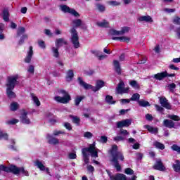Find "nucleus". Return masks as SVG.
<instances>
[{
	"label": "nucleus",
	"mask_w": 180,
	"mask_h": 180,
	"mask_svg": "<svg viewBox=\"0 0 180 180\" xmlns=\"http://www.w3.org/2000/svg\"><path fill=\"white\" fill-rule=\"evenodd\" d=\"M99 149L96 148V143L94 142L92 144H89L88 148H84L82 150L83 160L85 164H88L89 162V158H88V153H89L91 158H98L99 155H98V152Z\"/></svg>",
	"instance_id": "f257e3e1"
},
{
	"label": "nucleus",
	"mask_w": 180,
	"mask_h": 180,
	"mask_svg": "<svg viewBox=\"0 0 180 180\" xmlns=\"http://www.w3.org/2000/svg\"><path fill=\"white\" fill-rule=\"evenodd\" d=\"M110 153L112 154V157L110 160L111 162H112V165L115 167L117 171H122V167L119 164V161L117 160H120V161H124V156H123V154L122 153L117 152V146H112Z\"/></svg>",
	"instance_id": "f03ea898"
},
{
	"label": "nucleus",
	"mask_w": 180,
	"mask_h": 180,
	"mask_svg": "<svg viewBox=\"0 0 180 180\" xmlns=\"http://www.w3.org/2000/svg\"><path fill=\"white\" fill-rule=\"evenodd\" d=\"M19 79V75H15L13 76H10L7 79L6 83V94L8 98H16V94L12 91L13 89H15L16 84H18V80Z\"/></svg>",
	"instance_id": "7ed1b4c3"
},
{
	"label": "nucleus",
	"mask_w": 180,
	"mask_h": 180,
	"mask_svg": "<svg viewBox=\"0 0 180 180\" xmlns=\"http://www.w3.org/2000/svg\"><path fill=\"white\" fill-rule=\"evenodd\" d=\"M79 84L84 88V89H91L93 92H98L101 89L105 86V82L102 80H97L96 82V86H93L91 84H86L85 82L82 81L81 77L78 78Z\"/></svg>",
	"instance_id": "20e7f679"
},
{
	"label": "nucleus",
	"mask_w": 180,
	"mask_h": 180,
	"mask_svg": "<svg viewBox=\"0 0 180 180\" xmlns=\"http://www.w3.org/2000/svg\"><path fill=\"white\" fill-rule=\"evenodd\" d=\"M59 95H62V97L60 96H56L54 97V100L59 103H68L71 101V96L65 90L60 89L58 91Z\"/></svg>",
	"instance_id": "39448f33"
},
{
	"label": "nucleus",
	"mask_w": 180,
	"mask_h": 180,
	"mask_svg": "<svg viewBox=\"0 0 180 180\" xmlns=\"http://www.w3.org/2000/svg\"><path fill=\"white\" fill-rule=\"evenodd\" d=\"M71 34V41L75 47V49L79 48V38L78 37V32L75 28H72L70 30Z\"/></svg>",
	"instance_id": "423d86ee"
},
{
	"label": "nucleus",
	"mask_w": 180,
	"mask_h": 180,
	"mask_svg": "<svg viewBox=\"0 0 180 180\" xmlns=\"http://www.w3.org/2000/svg\"><path fill=\"white\" fill-rule=\"evenodd\" d=\"M60 9L64 13H70V15H72V16H75V18H79V13H78V12H77V11H75V9L71 8L67 5H60Z\"/></svg>",
	"instance_id": "0eeeda50"
},
{
	"label": "nucleus",
	"mask_w": 180,
	"mask_h": 180,
	"mask_svg": "<svg viewBox=\"0 0 180 180\" xmlns=\"http://www.w3.org/2000/svg\"><path fill=\"white\" fill-rule=\"evenodd\" d=\"M129 30H130V28L127 27H122L120 31L110 30L109 32V34H110L111 36H122L126 33H128Z\"/></svg>",
	"instance_id": "6e6552de"
},
{
	"label": "nucleus",
	"mask_w": 180,
	"mask_h": 180,
	"mask_svg": "<svg viewBox=\"0 0 180 180\" xmlns=\"http://www.w3.org/2000/svg\"><path fill=\"white\" fill-rule=\"evenodd\" d=\"M129 89L130 87L129 86L124 87V82H123V81L120 82L116 89L117 94H127Z\"/></svg>",
	"instance_id": "1a4fd4ad"
},
{
	"label": "nucleus",
	"mask_w": 180,
	"mask_h": 180,
	"mask_svg": "<svg viewBox=\"0 0 180 180\" xmlns=\"http://www.w3.org/2000/svg\"><path fill=\"white\" fill-rule=\"evenodd\" d=\"M11 167H14V169H11L12 174H15V175L18 174H23L25 176H29V172L23 167L18 168L16 166L11 165Z\"/></svg>",
	"instance_id": "9d476101"
},
{
	"label": "nucleus",
	"mask_w": 180,
	"mask_h": 180,
	"mask_svg": "<svg viewBox=\"0 0 180 180\" xmlns=\"http://www.w3.org/2000/svg\"><path fill=\"white\" fill-rule=\"evenodd\" d=\"M131 124V120L126 119L122 121L117 122V127L120 129L121 127H129Z\"/></svg>",
	"instance_id": "9b49d317"
},
{
	"label": "nucleus",
	"mask_w": 180,
	"mask_h": 180,
	"mask_svg": "<svg viewBox=\"0 0 180 180\" xmlns=\"http://www.w3.org/2000/svg\"><path fill=\"white\" fill-rule=\"evenodd\" d=\"M20 122L24 123V124H30V120L27 117V112L25 110L21 112V116L20 117Z\"/></svg>",
	"instance_id": "f8f14e48"
},
{
	"label": "nucleus",
	"mask_w": 180,
	"mask_h": 180,
	"mask_svg": "<svg viewBox=\"0 0 180 180\" xmlns=\"http://www.w3.org/2000/svg\"><path fill=\"white\" fill-rule=\"evenodd\" d=\"M35 165L36 167H37V168H39V169H40V171H46V172H47V174L50 175V169H49V167H46V166H44L43 162L39 160H37L35 162Z\"/></svg>",
	"instance_id": "ddd939ff"
},
{
	"label": "nucleus",
	"mask_w": 180,
	"mask_h": 180,
	"mask_svg": "<svg viewBox=\"0 0 180 180\" xmlns=\"http://www.w3.org/2000/svg\"><path fill=\"white\" fill-rule=\"evenodd\" d=\"M167 75H168V72L167 71H165V72L154 75L153 78H155V79H158V81H162V79H164V78H166Z\"/></svg>",
	"instance_id": "4468645a"
},
{
	"label": "nucleus",
	"mask_w": 180,
	"mask_h": 180,
	"mask_svg": "<svg viewBox=\"0 0 180 180\" xmlns=\"http://www.w3.org/2000/svg\"><path fill=\"white\" fill-rule=\"evenodd\" d=\"M160 103L163 108H165L166 109H171V104L168 103V100H167L165 97L160 98Z\"/></svg>",
	"instance_id": "2eb2a0df"
},
{
	"label": "nucleus",
	"mask_w": 180,
	"mask_h": 180,
	"mask_svg": "<svg viewBox=\"0 0 180 180\" xmlns=\"http://www.w3.org/2000/svg\"><path fill=\"white\" fill-rule=\"evenodd\" d=\"M154 169H157L158 171H164L165 169V167L162 165V162L161 160H158L155 164L153 166Z\"/></svg>",
	"instance_id": "dca6fc26"
},
{
	"label": "nucleus",
	"mask_w": 180,
	"mask_h": 180,
	"mask_svg": "<svg viewBox=\"0 0 180 180\" xmlns=\"http://www.w3.org/2000/svg\"><path fill=\"white\" fill-rule=\"evenodd\" d=\"M46 139L48 141V143H49V144H59L60 143V140H58V139L54 138L53 137V136L50 135V134H47L46 135Z\"/></svg>",
	"instance_id": "f3484780"
},
{
	"label": "nucleus",
	"mask_w": 180,
	"mask_h": 180,
	"mask_svg": "<svg viewBox=\"0 0 180 180\" xmlns=\"http://www.w3.org/2000/svg\"><path fill=\"white\" fill-rule=\"evenodd\" d=\"M110 180H127L126 175L123 174H117L114 176L110 175Z\"/></svg>",
	"instance_id": "a211bd4d"
},
{
	"label": "nucleus",
	"mask_w": 180,
	"mask_h": 180,
	"mask_svg": "<svg viewBox=\"0 0 180 180\" xmlns=\"http://www.w3.org/2000/svg\"><path fill=\"white\" fill-rule=\"evenodd\" d=\"M33 56V47L30 46L29 51L27 52V56L25 57V62L30 63L32 61V56Z\"/></svg>",
	"instance_id": "6ab92c4d"
},
{
	"label": "nucleus",
	"mask_w": 180,
	"mask_h": 180,
	"mask_svg": "<svg viewBox=\"0 0 180 180\" xmlns=\"http://www.w3.org/2000/svg\"><path fill=\"white\" fill-rule=\"evenodd\" d=\"M139 22H146L147 23H152L153 18L150 15H142L138 18Z\"/></svg>",
	"instance_id": "aec40b11"
},
{
	"label": "nucleus",
	"mask_w": 180,
	"mask_h": 180,
	"mask_svg": "<svg viewBox=\"0 0 180 180\" xmlns=\"http://www.w3.org/2000/svg\"><path fill=\"white\" fill-rule=\"evenodd\" d=\"M164 126H165V127H168L169 129H172L175 127V122H174L172 120H165L164 121Z\"/></svg>",
	"instance_id": "412c9836"
},
{
	"label": "nucleus",
	"mask_w": 180,
	"mask_h": 180,
	"mask_svg": "<svg viewBox=\"0 0 180 180\" xmlns=\"http://www.w3.org/2000/svg\"><path fill=\"white\" fill-rule=\"evenodd\" d=\"M12 169H15L14 167H6L5 165H0V174L1 171H4L5 172H12Z\"/></svg>",
	"instance_id": "4be33fe9"
},
{
	"label": "nucleus",
	"mask_w": 180,
	"mask_h": 180,
	"mask_svg": "<svg viewBox=\"0 0 180 180\" xmlns=\"http://www.w3.org/2000/svg\"><path fill=\"white\" fill-rule=\"evenodd\" d=\"M72 78H74V70H69L66 73V81L70 82L72 81Z\"/></svg>",
	"instance_id": "5701e85b"
},
{
	"label": "nucleus",
	"mask_w": 180,
	"mask_h": 180,
	"mask_svg": "<svg viewBox=\"0 0 180 180\" xmlns=\"http://www.w3.org/2000/svg\"><path fill=\"white\" fill-rule=\"evenodd\" d=\"M114 68L117 74H122V69L120 68V63L117 60H113Z\"/></svg>",
	"instance_id": "b1692460"
},
{
	"label": "nucleus",
	"mask_w": 180,
	"mask_h": 180,
	"mask_svg": "<svg viewBox=\"0 0 180 180\" xmlns=\"http://www.w3.org/2000/svg\"><path fill=\"white\" fill-rule=\"evenodd\" d=\"M112 40H118L119 41L129 43L130 41V38L129 37H112Z\"/></svg>",
	"instance_id": "393cba45"
},
{
	"label": "nucleus",
	"mask_w": 180,
	"mask_h": 180,
	"mask_svg": "<svg viewBox=\"0 0 180 180\" xmlns=\"http://www.w3.org/2000/svg\"><path fill=\"white\" fill-rule=\"evenodd\" d=\"M55 43H56V47H58V49L59 47H61L67 44V41L65 40L64 39H56Z\"/></svg>",
	"instance_id": "a878e982"
},
{
	"label": "nucleus",
	"mask_w": 180,
	"mask_h": 180,
	"mask_svg": "<svg viewBox=\"0 0 180 180\" xmlns=\"http://www.w3.org/2000/svg\"><path fill=\"white\" fill-rule=\"evenodd\" d=\"M145 129H147L150 131V133H152L153 134H157L158 133V129L155 127H153L150 125H145Z\"/></svg>",
	"instance_id": "bb28decb"
},
{
	"label": "nucleus",
	"mask_w": 180,
	"mask_h": 180,
	"mask_svg": "<svg viewBox=\"0 0 180 180\" xmlns=\"http://www.w3.org/2000/svg\"><path fill=\"white\" fill-rule=\"evenodd\" d=\"M31 98L36 106H40V100H39V98H37L36 95L31 94Z\"/></svg>",
	"instance_id": "cd10ccee"
},
{
	"label": "nucleus",
	"mask_w": 180,
	"mask_h": 180,
	"mask_svg": "<svg viewBox=\"0 0 180 180\" xmlns=\"http://www.w3.org/2000/svg\"><path fill=\"white\" fill-rule=\"evenodd\" d=\"M3 19L5 22L9 21V11H8V9H4L3 11Z\"/></svg>",
	"instance_id": "c85d7f7f"
},
{
	"label": "nucleus",
	"mask_w": 180,
	"mask_h": 180,
	"mask_svg": "<svg viewBox=\"0 0 180 180\" xmlns=\"http://www.w3.org/2000/svg\"><path fill=\"white\" fill-rule=\"evenodd\" d=\"M129 85H131L134 89H140V84L136 80H131L129 82Z\"/></svg>",
	"instance_id": "c756f323"
},
{
	"label": "nucleus",
	"mask_w": 180,
	"mask_h": 180,
	"mask_svg": "<svg viewBox=\"0 0 180 180\" xmlns=\"http://www.w3.org/2000/svg\"><path fill=\"white\" fill-rule=\"evenodd\" d=\"M72 25L75 27H79V26H81V25H82V20H81V19L74 20L72 22Z\"/></svg>",
	"instance_id": "7c9ffc66"
},
{
	"label": "nucleus",
	"mask_w": 180,
	"mask_h": 180,
	"mask_svg": "<svg viewBox=\"0 0 180 180\" xmlns=\"http://www.w3.org/2000/svg\"><path fill=\"white\" fill-rule=\"evenodd\" d=\"M93 54H95L98 60H105V58H107L108 56L105 54L98 55V51H92Z\"/></svg>",
	"instance_id": "2f4dec72"
},
{
	"label": "nucleus",
	"mask_w": 180,
	"mask_h": 180,
	"mask_svg": "<svg viewBox=\"0 0 180 180\" xmlns=\"http://www.w3.org/2000/svg\"><path fill=\"white\" fill-rule=\"evenodd\" d=\"M97 26L100 27H108L109 26V22L106 20H103L97 22Z\"/></svg>",
	"instance_id": "473e14b6"
},
{
	"label": "nucleus",
	"mask_w": 180,
	"mask_h": 180,
	"mask_svg": "<svg viewBox=\"0 0 180 180\" xmlns=\"http://www.w3.org/2000/svg\"><path fill=\"white\" fill-rule=\"evenodd\" d=\"M173 168L176 172H180V161L176 160L175 164L173 165Z\"/></svg>",
	"instance_id": "72a5a7b5"
},
{
	"label": "nucleus",
	"mask_w": 180,
	"mask_h": 180,
	"mask_svg": "<svg viewBox=\"0 0 180 180\" xmlns=\"http://www.w3.org/2000/svg\"><path fill=\"white\" fill-rule=\"evenodd\" d=\"M105 101L107 102V103H109V105H115V102L113 101V97L110 95L106 96Z\"/></svg>",
	"instance_id": "f704fd0d"
},
{
	"label": "nucleus",
	"mask_w": 180,
	"mask_h": 180,
	"mask_svg": "<svg viewBox=\"0 0 180 180\" xmlns=\"http://www.w3.org/2000/svg\"><path fill=\"white\" fill-rule=\"evenodd\" d=\"M138 103L139 106H142L143 108H146V106H150V103L144 100H139Z\"/></svg>",
	"instance_id": "c9c22d12"
},
{
	"label": "nucleus",
	"mask_w": 180,
	"mask_h": 180,
	"mask_svg": "<svg viewBox=\"0 0 180 180\" xmlns=\"http://www.w3.org/2000/svg\"><path fill=\"white\" fill-rule=\"evenodd\" d=\"M27 71L30 75H34V66L33 65H30L28 68H27Z\"/></svg>",
	"instance_id": "e433bc0d"
},
{
	"label": "nucleus",
	"mask_w": 180,
	"mask_h": 180,
	"mask_svg": "<svg viewBox=\"0 0 180 180\" xmlns=\"http://www.w3.org/2000/svg\"><path fill=\"white\" fill-rule=\"evenodd\" d=\"M52 54L53 57H56V58H58L60 56V53H58V47H53L52 48Z\"/></svg>",
	"instance_id": "4c0bfd02"
},
{
	"label": "nucleus",
	"mask_w": 180,
	"mask_h": 180,
	"mask_svg": "<svg viewBox=\"0 0 180 180\" xmlns=\"http://www.w3.org/2000/svg\"><path fill=\"white\" fill-rule=\"evenodd\" d=\"M166 86L170 92H174V89L176 88V84H175V83H170L168 84Z\"/></svg>",
	"instance_id": "58836bf2"
},
{
	"label": "nucleus",
	"mask_w": 180,
	"mask_h": 180,
	"mask_svg": "<svg viewBox=\"0 0 180 180\" xmlns=\"http://www.w3.org/2000/svg\"><path fill=\"white\" fill-rule=\"evenodd\" d=\"M26 32V29L23 27H19L17 30V36H22Z\"/></svg>",
	"instance_id": "ea45409f"
},
{
	"label": "nucleus",
	"mask_w": 180,
	"mask_h": 180,
	"mask_svg": "<svg viewBox=\"0 0 180 180\" xmlns=\"http://www.w3.org/2000/svg\"><path fill=\"white\" fill-rule=\"evenodd\" d=\"M69 117L72 119V121L73 123H76V124H79V122H81V120L78 117H74L72 115H70Z\"/></svg>",
	"instance_id": "a19ab883"
},
{
	"label": "nucleus",
	"mask_w": 180,
	"mask_h": 180,
	"mask_svg": "<svg viewBox=\"0 0 180 180\" xmlns=\"http://www.w3.org/2000/svg\"><path fill=\"white\" fill-rule=\"evenodd\" d=\"M154 146L156 148H159V150H164L165 148V146L160 142H155Z\"/></svg>",
	"instance_id": "79ce46f5"
},
{
	"label": "nucleus",
	"mask_w": 180,
	"mask_h": 180,
	"mask_svg": "<svg viewBox=\"0 0 180 180\" xmlns=\"http://www.w3.org/2000/svg\"><path fill=\"white\" fill-rule=\"evenodd\" d=\"M108 4L110 5V6H119L120 5V2L117 1H108Z\"/></svg>",
	"instance_id": "37998d69"
},
{
	"label": "nucleus",
	"mask_w": 180,
	"mask_h": 180,
	"mask_svg": "<svg viewBox=\"0 0 180 180\" xmlns=\"http://www.w3.org/2000/svg\"><path fill=\"white\" fill-rule=\"evenodd\" d=\"M130 101H134L139 102V101H140V94H133Z\"/></svg>",
	"instance_id": "c03bdc74"
},
{
	"label": "nucleus",
	"mask_w": 180,
	"mask_h": 180,
	"mask_svg": "<svg viewBox=\"0 0 180 180\" xmlns=\"http://www.w3.org/2000/svg\"><path fill=\"white\" fill-rule=\"evenodd\" d=\"M19 108V104L18 103H13L11 105L10 109L11 110H13V112H15L18 108Z\"/></svg>",
	"instance_id": "a18cd8bd"
},
{
	"label": "nucleus",
	"mask_w": 180,
	"mask_h": 180,
	"mask_svg": "<svg viewBox=\"0 0 180 180\" xmlns=\"http://www.w3.org/2000/svg\"><path fill=\"white\" fill-rule=\"evenodd\" d=\"M169 119H172V120H174L175 122H179L180 117L178 115H171L168 116Z\"/></svg>",
	"instance_id": "49530a36"
},
{
	"label": "nucleus",
	"mask_w": 180,
	"mask_h": 180,
	"mask_svg": "<svg viewBox=\"0 0 180 180\" xmlns=\"http://www.w3.org/2000/svg\"><path fill=\"white\" fill-rule=\"evenodd\" d=\"M2 139H4V140H7L8 139V134L0 130V140Z\"/></svg>",
	"instance_id": "de8ad7c7"
},
{
	"label": "nucleus",
	"mask_w": 180,
	"mask_h": 180,
	"mask_svg": "<svg viewBox=\"0 0 180 180\" xmlns=\"http://www.w3.org/2000/svg\"><path fill=\"white\" fill-rule=\"evenodd\" d=\"M82 99H84V96H77L76 98H75V105L77 106H78V105H79V103H81V101H82Z\"/></svg>",
	"instance_id": "09e8293b"
},
{
	"label": "nucleus",
	"mask_w": 180,
	"mask_h": 180,
	"mask_svg": "<svg viewBox=\"0 0 180 180\" xmlns=\"http://www.w3.org/2000/svg\"><path fill=\"white\" fill-rule=\"evenodd\" d=\"M124 172L127 174V175H133V174H134V171H133V169L131 168L125 169Z\"/></svg>",
	"instance_id": "8fccbe9b"
},
{
	"label": "nucleus",
	"mask_w": 180,
	"mask_h": 180,
	"mask_svg": "<svg viewBox=\"0 0 180 180\" xmlns=\"http://www.w3.org/2000/svg\"><path fill=\"white\" fill-rule=\"evenodd\" d=\"M173 23L174 25H180V18L178 16H176L173 18Z\"/></svg>",
	"instance_id": "3c124183"
},
{
	"label": "nucleus",
	"mask_w": 180,
	"mask_h": 180,
	"mask_svg": "<svg viewBox=\"0 0 180 180\" xmlns=\"http://www.w3.org/2000/svg\"><path fill=\"white\" fill-rule=\"evenodd\" d=\"M172 150L176 151L177 153H180V146H178V145H173L172 146Z\"/></svg>",
	"instance_id": "603ef678"
},
{
	"label": "nucleus",
	"mask_w": 180,
	"mask_h": 180,
	"mask_svg": "<svg viewBox=\"0 0 180 180\" xmlns=\"http://www.w3.org/2000/svg\"><path fill=\"white\" fill-rule=\"evenodd\" d=\"M84 137H85V139H92V133L86 131L84 134Z\"/></svg>",
	"instance_id": "864d4df0"
},
{
	"label": "nucleus",
	"mask_w": 180,
	"mask_h": 180,
	"mask_svg": "<svg viewBox=\"0 0 180 180\" xmlns=\"http://www.w3.org/2000/svg\"><path fill=\"white\" fill-rule=\"evenodd\" d=\"M97 8L100 12H105V6L98 4L97 5Z\"/></svg>",
	"instance_id": "5fc2aeb1"
},
{
	"label": "nucleus",
	"mask_w": 180,
	"mask_h": 180,
	"mask_svg": "<svg viewBox=\"0 0 180 180\" xmlns=\"http://www.w3.org/2000/svg\"><path fill=\"white\" fill-rule=\"evenodd\" d=\"M60 134H64V131L55 130L53 132V136H60Z\"/></svg>",
	"instance_id": "6e6d98bb"
},
{
	"label": "nucleus",
	"mask_w": 180,
	"mask_h": 180,
	"mask_svg": "<svg viewBox=\"0 0 180 180\" xmlns=\"http://www.w3.org/2000/svg\"><path fill=\"white\" fill-rule=\"evenodd\" d=\"M25 39H27V34H24L22 36L20 40L19 41V44H23Z\"/></svg>",
	"instance_id": "4d7b16f0"
},
{
	"label": "nucleus",
	"mask_w": 180,
	"mask_h": 180,
	"mask_svg": "<svg viewBox=\"0 0 180 180\" xmlns=\"http://www.w3.org/2000/svg\"><path fill=\"white\" fill-rule=\"evenodd\" d=\"M164 11L166 12L167 13H172L175 12L174 8H164Z\"/></svg>",
	"instance_id": "13d9d810"
},
{
	"label": "nucleus",
	"mask_w": 180,
	"mask_h": 180,
	"mask_svg": "<svg viewBox=\"0 0 180 180\" xmlns=\"http://www.w3.org/2000/svg\"><path fill=\"white\" fill-rule=\"evenodd\" d=\"M19 122L17 119H13L8 122V124H16Z\"/></svg>",
	"instance_id": "bf43d9fd"
},
{
	"label": "nucleus",
	"mask_w": 180,
	"mask_h": 180,
	"mask_svg": "<svg viewBox=\"0 0 180 180\" xmlns=\"http://www.w3.org/2000/svg\"><path fill=\"white\" fill-rule=\"evenodd\" d=\"M120 134L122 136H129V133L127 132V130L122 129L120 130Z\"/></svg>",
	"instance_id": "052dcab7"
},
{
	"label": "nucleus",
	"mask_w": 180,
	"mask_h": 180,
	"mask_svg": "<svg viewBox=\"0 0 180 180\" xmlns=\"http://www.w3.org/2000/svg\"><path fill=\"white\" fill-rule=\"evenodd\" d=\"M155 108H156L158 112H164V108L158 105H155Z\"/></svg>",
	"instance_id": "680f3d73"
},
{
	"label": "nucleus",
	"mask_w": 180,
	"mask_h": 180,
	"mask_svg": "<svg viewBox=\"0 0 180 180\" xmlns=\"http://www.w3.org/2000/svg\"><path fill=\"white\" fill-rule=\"evenodd\" d=\"M100 141L101 143H106L108 141V137L105 136H102L100 139Z\"/></svg>",
	"instance_id": "e2e57ef3"
},
{
	"label": "nucleus",
	"mask_w": 180,
	"mask_h": 180,
	"mask_svg": "<svg viewBox=\"0 0 180 180\" xmlns=\"http://www.w3.org/2000/svg\"><path fill=\"white\" fill-rule=\"evenodd\" d=\"M38 44L39 46V47H41V49H46V45L44 44V41H38Z\"/></svg>",
	"instance_id": "0e129e2a"
},
{
	"label": "nucleus",
	"mask_w": 180,
	"mask_h": 180,
	"mask_svg": "<svg viewBox=\"0 0 180 180\" xmlns=\"http://www.w3.org/2000/svg\"><path fill=\"white\" fill-rule=\"evenodd\" d=\"M65 129H67L68 130H71V129H72V127H71V124L68 123V122H65L64 124Z\"/></svg>",
	"instance_id": "69168bd1"
},
{
	"label": "nucleus",
	"mask_w": 180,
	"mask_h": 180,
	"mask_svg": "<svg viewBox=\"0 0 180 180\" xmlns=\"http://www.w3.org/2000/svg\"><path fill=\"white\" fill-rule=\"evenodd\" d=\"M69 158H70V160H75V158H77V154L75 153H70Z\"/></svg>",
	"instance_id": "338daca9"
},
{
	"label": "nucleus",
	"mask_w": 180,
	"mask_h": 180,
	"mask_svg": "<svg viewBox=\"0 0 180 180\" xmlns=\"http://www.w3.org/2000/svg\"><path fill=\"white\" fill-rule=\"evenodd\" d=\"M87 169L89 172H94L95 171V168L92 165H88Z\"/></svg>",
	"instance_id": "774afa93"
}]
</instances>
